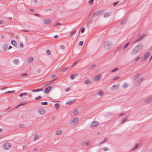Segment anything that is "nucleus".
I'll return each mask as SVG.
<instances>
[{
	"mask_svg": "<svg viewBox=\"0 0 152 152\" xmlns=\"http://www.w3.org/2000/svg\"><path fill=\"white\" fill-rule=\"evenodd\" d=\"M99 125V124L97 121H94L92 123L91 126L92 127H96L98 126Z\"/></svg>",
	"mask_w": 152,
	"mask_h": 152,
	"instance_id": "nucleus-5",
	"label": "nucleus"
},
{
	"mask_svg": "<svg viewBox=\"0 0 152 152\" xmlns=\"http://www.w3.org/2000/svg\"><path fill=\"white\" fill-rule=\"evenodd\" d=\"M67 69V68L66 67L62 69L61 70V71L63 72H65L66 70Z\"/></svg>",
	"mask_w": 152,
	"mask_h": 152,
	"instance_id": "nucleus-51",
	"label": "nucleus"
},
{
	"mask_svg": "<svg viewBox=\"0 0 152 152\" xmlns=\"http://www.w3.org/2000/svg\"><path fill=\"white\" fill-rule=\"evenodd\" d=\"M52 82H53L52 81H49V82H47V84L48 85L51 83Z\"/></svg>",
	"mask_w": 152,
	"mask_h": 152,
	"instance_id": "nucleus-63",
	"label": "nucleus"
},
{
	"mask_svg": "<svg viewBox=\"0 0 152 152\" xmlns=\"http://www.w3.org/2000/svg\"><path fill=\"white\" fill-rule=\"evenodd\" d=\"M124 113H122L119 115V117H121L123 115H124Z\"/></svg>",
	"mask_w": 152,
	"mask_h": 152,
	"instance_id": "nucleus-62",
	"label": "nucleus"
},
{
	"mask_svg": "<svg viewBox=\"0 0 152 152\" xmlns=\"http://www.w3.org/2000/svg\"><path fill=\"white\" fill-rule=\"evenodd\" d=\"M7 48V46L6 45V44L4 45L2 47V48L3 49V50L4 51H5L6 50Z\"/></svg>",
	"mask_w": 152,
	"mask_h": 152,
	"instance_id": "nucleus-26",
	"label": "nucleus"
},
{
	"mask_svg": "<svg viewBox=\"0 0 152 152\" xmlns=\"http://www.w3.org/2000/svg\"><path fill=\"white\" fill-rule=\"evenodd\" d=\"M48 104V102H42L41 103V104L42 105H47Z\"/></svg>",
	"mask_w": 152,
	"mask_h": 152,
	"instance_id": "nucleus-42",
	"label": "nucleus"
},
{
	"mask_svg": "<svg viewBox=\"0 0 152 152\" xmlns=\"http://www.w3.org/2000/svg\"><path fill=\"white\" fill-rule=\"evenodd\" d=\"M77 75L76 74H74L71 75L70 78L72 79H73L75 77H76L77 76Z\"/></svg>",
	"mask_w": 152,
	"mask_h": 152,
	"instance_id": "nucleus-22",
	"label": "nucleus"
},
{
	"mask_svg": "<svg viewBox=\"0 0 152 152\" xmlns=\"http://www.w3.org/2000/svg\"><path fill=\"white\" fill-rule=\"evenodd\" d=\"M78 110L77 109H76L74 111L73 114L74 115H76L78 113Z\"/></svg>",
	"mask_w": 152,
	"mask_h": 152,
	"instance_id": "nucleus-35",
	"label": "nucleus"
},
{
	"mask_svg": "<svg viewBox=\"0 0 152 152\" xmlns=\"http://www.w3.org/2000/svg\"><path fill=\"white\" fill-rule=\"evenodd\" d=\"M83 44V42L82 41H80L79 44V45L80 46H82Z\"/></svg>",
	"mask_w": 152,
	"mask_h": 152,
	"instance_id": "nucleus-47",
	"label": "nucleus"
},
{
	"mask_svg": "<svg viewBox=\"0 0 152 152\" xmlns=\"http://www.w3.org/2000/svg\"><path fill=\"white\" fill-rule=\"evenodd\" d=\"M146 35L145 34H143L142 36L139 37L137 39L135 42H134V43H136L138 41H140Z\"/></svg>",
	"mask_w": 152,
	"mask_h": 152,
	"instance_id": "nucleus-8",
	"label": "nucleus"
},
{
	"mask_svg": "<svg viewBox=\"0 0 152 152\" xmlns=\"http://www.w3.org/2000/svg\"><path fill=\"white\" fill-rule=\"evenodd\" d=\"M20 46L21 47H23V44L22 42H20Z\"/></svg>",
	"mask_w": 152,
	"mask_h": 152,
	"instance_id": "nucleus-64",
	"label": "nucleus"
},
{
	"mask_svg": "<svg viewBox=\"0 0 152 152\" xmlns=\"http://www.w3.org/2000/svg\"><path fill=\"white\" fill-rule=\"evenodd\" d=\"M55 76V75L54 74H52V75H51L50 76V77L52 78H53V77H54Z\"/></svg>",
	"mask_w": 152,
	"mask_h": 152,
	"instance_id": "nucleus-58",
	"label": "nucleus"
},
{
	"mask_svg": "<svg viewBox=\"0 0 152 152\" xmlns=\"http://www.w3.org/2000/svg\"><path fill=\"white\" fill-rule=\"evenodd\" d=\"M27 93H22L20 94L19 96L20 97H22V96H26L27 95Z\"/></svg>",
	"mask_w": 152,
	"mask_h": 152,
	"instance_id": "nucleus-33",
	"label": "nucleus"
},
{
	"mask_svg": "<svg viewBox=\"0 0 152 152\" xmlns=\"http://www.w3.org/2000/svg\"><path fill=\"white\" fill-rule=\"evenodd\" d=\"M10 144L8 142L6 143L4 145V148L6 150L10 149Z\"/></svg>",
	"mask_w": 152,
	"mask_h": 152,
	"instance_id": "nucleus-4",
	"label": "nucleus"
},
{
	"mask_svg": "<svg viewBox=\"0 0 152 152\" xmlns=\"http://www.w3.org/2000/svg\"><path fill=\"white\" fill-rule=\"evenodd\" d=\"M140 58V57H138L137 58H135L134 59V61H137L139 58Z\"/></svg>",
	"mask_w": 152,
	"mask_h": 152,
	"instance_id": "nucleus-59",
	"label": "nucleus"
},
{
	"mask_svg": "<svg viewBox=\"0 0 152 152\" xmlns=\"http://www.w3.org/2000/svg\"><path fill=\"white\" fill-rule=\"evenodd\" d=\"M79 60L77 61L76 62H75L74 64L72 65V66H74L79 61Z\"/></svg>",
	"mask_w": 152,
	"mask_h": 152,
	"instance_id": "nucleus-55",
	"label": "nucleus"
},
{
	"mask_svg": "<svg viewBox=\"0 0 152 152\" xmlns=\"http://www.w3.org/2000/svg\"><path fill=\"white\" fill-rule=\"evenodd\" d=\"M104 18H108L110 15L109 13H106L104 14Z\"/></svg>",
	"mask_w": 152,
	"mask_h": 152,
	"instance_id": "nucleus-24",
	"label": "nucleus"
},
{
	"mask_svg": "<svg viewBox=\"0 0 152 152\" xmlns=\"http://www.w3.org/2000/svg\"><path fill=\"white\" fill-rule=\"evenodd\" d=\"M150 55V53L149 52H147L145 53L144 55V56L146 58H147Z\"/></svg>",
	"mask_w": 152,
	"mask_h": 152,
	"instance_id": "nucleus-23",
	"label": "nucleus"
},
{
	"mask_svg": "<svg viewBox=\"0 0 152 152\" xmlns=\"http://www.w3.org/2000/svg\"><path fill=\"white\" fill-rule=\"evenodd\" d=\"M95 64H93L92 66H89L88 68V70H90L95 66Z\"/></svg>",
	"mask_w": 152,
	"mask_h": 152,
	"instance_id": "nucleus-29",
	"label": "nucleus"
},
{
	"mask_svg": "<svg viewBox=\"0 0 152 152\" xmlns=\"http://www.w3.org/2000/svg\"><path fill=\"white\" fill-rule=\"evenodd\" d=\"M112 47V45L108 42H106L104 44V48L106 50H108Z\"/></svg>",
	"mask_w": 152,
	"mask_h": 152,
	"instance_id": "nucleus-2",
	"label": "nucleus"
},
{
	"mask_svg": "<svg viewBox=\"0 0 152 152\" xmlns=\"http://www.w3.org/2000/svg\"><path fill=\"white\" fill-rule=\"evenodd\" d=\"M100 12L99 11H98L97 12H96L95 13H94L92 17H94L95 16H97L99 15V14H100Z\"/></svg>",
	"mask_w": 152,
	"mask_h": 152,
	"instance_id": "nucleus-16",
	"label": "nucleus"
},
{
	"mask_svg": "<svg viewBox=\"0 0 152 152\" xmlns=\"http://www.w3.org/2000/svg\"><path fill=\"white\" fill-rule=\"evenodd\" d=\"M38 89H33L31 90V91L32 92H39L38 91Z\"/></svg>",
	"mask_w": 152,
	"mask_h": 152,
	"instance_id": "nucleus-49",
	"label": "nucleus"
},
{
	"mask_svg": "<svg viewBox=\"0 0 152 152\" xmlns=\"http://www.w3.org/2000/svg\"><path fill=\"white\" fill-rule=\"evenodd\" d=\"M118 68H115V69L113 70L112 71H111V72H114L115 71H116L117 70H118Z\"/></svg>",
	"mask_w": 152,
	"mask_h": 152,
	"instance_id": "nucleus-45",
	"label": "nucleus"
},
{
	"mask_svg": "<svg viewBox=\"0 0 152 152\" xmlns=\"http://www.w3.org/2000/svg\"><path fill=\"white\" fill-rule=\"evenodd\" d=\"M74 34V33L73 32V31H72L70 34L69 35V36H71L72 35Z\"/></svg>",
	"mask_w": 152,
	"mask_h": 152,
	"instance_id": "nucleus-61",
	"label": "nucleus"
},
{
	"mask_svg": "<svg viewBox=\"0 0 152 152\" xmlns=\"http://www.w3.org/2000/svg\"><path fill=\"white\" fill-rule=\"evenodd\" d=\"M142 46L141 45H138L135 47L131 51V55H134L136 53L139 52L140 49L142 48Z\"/></svg>",
	"mask_w": 152,
	"mask_h": 152,
	"instance_id": "nucleus-1",
	"label": "nucleus"
},
{
	"mask_svg": "<svg viewBox=\"0 0 152 152\" xmlns=\"http://www.w3.org/2000/svg\"><path fill=\"white\" fill-rule=\"evenodd\" d=\"M152 101V95L144 101V103H148Z\"/></svg>",
	"mask_w": 152,
	"mask_h": 152,
	"instance_id": "nucleus-6",
	"label": "nucleus"
},
{
	"mask_svg": "<svg viewBox=\"0 0 152 152\" xmlns=\"http://www.w3.org/2000/svg\"><path fill=\"white\" fill-rule=\"evenodd\" d=\"M43 22L45 24H49L50 23L51 21L50 20L45 19L43 20Z\"/></svg>",
	"mask_w": 152,
	"mask_h": 152,
	"instance_id": "nucleus-12",
	"label": "nucleus"
},
{
	"mask_svg": "<svg viewBox=\"0 0 152 152\" xmlns=\"http://www.w3.org/2000/svg\"><path fill=\"white\" fill-rule=\"evenodd\" d=\"M119 3V1H117L116 2H115L113 3V6H115L118 3Z\"/></svg>",
	"mask_w": 152,
	"mask_h": 152,
	"instance_id": "nucleus-52",
	"label": "nucleus"
},
{
	"mask_svg": "<svg viewBox=\"0 0 152 152\" xmlns=\"http://www.w3.org/2000/svg\"><path fill=\"white\" fill-rule=\"evenodd\" d=\"M54 106L56 109H58L59 107L60 104L58 103H56Z\"/></svg>",
	"mask_w": 152,
	"mask_h": 152,
	"instance_id": "nucleus-32",
	"label": "nucleus"
},
{
	"mask_svg": "<svg viewBox=\"0 0 152 152\" xmlns=\"http://www.w3.org/2000/svg\"><path fill=\"white\" fill-rule=\"evenodd\" d=\"M79 121V118H75L70 122V124L72 125H75Z\"/></svg>",
	"mask_w": 152,
	"mask_h": 152,
	"instance_id": "nucleus-3",
	"label": "nucleus"
},
{
	"mask_svg": "<svg viewBox=\"0 0 152 152\" xmlns=\"http://www.w3.org/2000/svg\"><path fill=\"white\" fill-rule=\"evenodd\" d=\"M46 53L49 55H50V51L49 50H46Z\"/></svg>",
	"mask_w": 152,
	"mask_h": 152,
	"instance_id": "nucleus-46",
	"label": "nucleus"
},
{
	"mask_svg": "<svg viewBox=\"0 0 152 152\" xmlns=\"http://www.w3.org/2000/svg\"><path fill=\"white\" fill-rule=\"evenodd\" d=\"M89 142L88 141H85L82 142L81 145L83 146H87L89 144Z\"/></svg>",
	"mask_w": 152,
	"mask_h": 152,
	"instance_id": "nucleus-11",
	"label": "nucleus"
},
{
	"mask_svg": "<svg viewBox=\"0 0 152 152\" xmlns=\"http://www.w3.org/2000/svg\"><path fill=\"white\" fill-rule=\"evenodd\" d=\"M62 133V132L61 130H58L56 132V134L57 135H59L61 134Z\"/></svg>",
	"mask_w": 152,
	"mask_h": 152,
	"instance_id": "nucleus-18",
	"label": "nucleus"
},
{
	"mask_svg": "<svg viewBox=\"0 0 152 152\" xmlns=\"http://www.w3.org/2000/svg\"><path fill=\"white\" fill-rule=\"evenodd\" d=\"M128 118H129L128 117H126L124 118L122 121L121 124H124V122L127 121L128 120Z\"/></svg>",
	"mask_w": 152,
	"mask_h": 152,
	"instance_id": "nucleus-15",
	"label": "nucleus"
},
{
	"mask_svg": "<svg viewBox=\"0 0 152 152\" xmlns=\"http://www.w3.org/2000/svg\"><path fill=\"white\" fill-rule=\"evenodd\" d=\"M92 82L89 79H87L85 81V83L86 85H90V83Z\"/></svg>",
	"mask_w": 152,
	"mask_h": 152,
	"instance_id": "nucleus-21",
	"label": "nucleus"
},
{
	"mask_svg": "<svg viewBox=\"0 0 152 152\" xmlns=\"http://www.w3.org/2000/svg\"><path fill=\"white\" fill-rule=\"evenodd\" d=\"M42 98V97L40 96H39L38 97H36L35 98V99L36 100H38L39 99H40Z\"/></svg>",
	"mask_w": 152,
	"mask_h": 152,
	"instance_id": "nucleus-40",
	"label": "nucleus"
},
{
	"mask_svg": "<svg viewBox=\"0 0 152 152\" xmlns=\"http://www.w3.org/2000/svg\"><path fill=\"white\" fill-rule=\"evenodd\" d=\"M122 47V46H120V47H118V48L117 49V50H116V51L117 52V51H118L119 50V49H120L121 48V47Z\"/></svg>",
	"mask_w": 152,
	"mask_h": 152,
	"instance_id": "nucleus-60",
	"label": "nucleus"
},
{
	"mask_svg": "<svg viewBox=\"0 0 152 152\" xmlns=\"http://www.w3.org/2000/svg\"><path fill=\"white\" fill-rule=\"evenodd\" d=\"M18 126L20 128H23L24 127V125L23 124H20Z\"/></svg>",
	"mask_w": 152,
	"mask_h": 152,
	"instance_id": "nucleus-50",
	"label": "nucleus"
},
{
	"mask_svg": "<svg viewBox=\"0 0 152 152\" xmlns=\"http://www.w3.org/2000/svg\"><path fill=\"white\" fill-rule=\"evenodd\" d=\"M18 59H16V58L12 60V61H13V63L15 64H18L17 63H18Z\"/></svg>",
	"mask_w": 152,
	"mask_h": 152,
	"instance_id": "nucleus-25",
	"label": "nucleus"
},
{
	"mask_svg": "<svg viewBox=\"0 0 152 152\" xmlns=\"http://www.w3.org/2000/svg\"><path fill=\"white\" fill-rule=\"evenodd\" d=\"M108 150L106 148H103L101 149V150L102 151H106Z\"/></svg>",
	"mask_w": 152,
	"mask_h": 152,
	"instance_id": "nucleus-38",
	"label": "nucleus"
},
{
	"mask_svg": "<svg viewBox=\"0 0 152 152\" xmlns=\"http://www.w3.org/2000/svg\"><path fill=\"white\" fill-rule=\"evenodd\" d=\"M129 42L127 43L124 46V47L123 48V49H125V48H126L128 47V46L129 45Z\"/></svg>",
	"mask_w": 152,
	"mask_h": 152,
	"instance_id": "nucleus-39",
	"label": "nucleus"
},
{
	"mask_svg": "<svg viewBox=\"0 0 152 152\" xmlns=\"http://www.w3.org/2000/svg\"><path fill=\"white\" fill-rule=\"evenodd\" d=\"M38 111L39 113L41 115H43L45 113V110L43 108L39 109L38 110Z\"/></svg>",
	"mask_w": 152,
	"mask_h": 152,
	"instance_id": "nucleus-10",
	"label": "nucleus"
},
{
	"mask_svg": "<svg viewBox=\"0 0 152 152\" xmlns=\"http://www.w3.org/2000/svg\"><path fill=\"white\" fill-rule=\"evenodd\" d=\"M128 86V85L127 83H124L122 85V87L123 88H126Z\"/></svg>",
	"mask_w": 152,
	"mask_h": 152,
	"instance_id": "nucleus-19",
	"label": "nucleus"
},
{
	"mask_svg": "<svg viewBox=\"0 0 152 152\" xmlns=\"http://www.w3.org/2000/svg\"><path fill=\"white\" fill-rule=\"evenodd\" d=\"M147 59V58H145V57L144 56V57H142V58L141 61L142 62H144V61H145Z\"/></svg>",
	"mask_w": 152,
	"mask_h": 152,
	"instance_id": "nucleus-37",
	"label": "nucleus"
},
{
	"mask_svg": "<svg viewBox=\"0 0 152 152\" xmlns=\"http://www.w3.org/2000/svg\"><path fill=\"white\" fill-rule=\"evenodd\" d=\"M75 101V100H72L71 101H70V102H67L66 103V105H67L68 104H69L70 103H73V102H74Z\"/></svg>",
	"mask_w": 152,
	"mask_h": 152,
	"instance_id": "nucleus-41",
	"label": "nucleus"
},
{
	"mask_svg": "<svg viewBox=\"0 0 152 152\" xmlns=\"http://www.w3.org/2000/svg\"><path fill=\"white\" fill-rule=\"evenodd\" d=\"M104 93V92L102 90H100L97 93L98 95L102 96Z\"/></svg>",
	"mask_w": 152,
	"mask_h": 152,
	"instance_id": "nucleus-27",
	"label": "nucleus"
},
{
	"mask_svg": "<svg viewBox=\"0 0 152 152\" xmlns=\"http://www.w3.org/2000/svg\"><path fill=\"white\" fill-rule=\"evenodd\" d=\"M119 77H120L119 76L116 77L114 78L113 79V80H117V79H118Z\"/></svg>",
	"mask_w": 152,
	"mask_h": 152,
	"instance_id": "nucleus-56",
	"label": "nucleus"
},
{
	"mask_svg": "<svg viewBox=\"0 0 152 152\" xmlns=\"http://www.w3.org/2000/svg\"><path fill=\"white\" fill-rule=\"evenodd\" d=\"M140 75V73H138L136 75H135L133 78V79L134 80H135L136 79H137Z\"/></svg>",
	"mask_w": 152,
	"mask_h": 152,
	"instance_id": "nucleus-20",
	"label": "nucleus"
},
{
	"mask_svg": "<svg viewBox=\"0 0 152 152\" xmlns=\"http://www.w3.org/2000/svg\"><path fill=\"white\" fill-rule=\"evenodd\" d=\"M52 87L49 86L46 88L45 90V93L46 94L48 93L49 91L51 89Z\"/></svg>",
	"mask_w": 152,
	"mask_h": 152,
	"instance_id": "nucleus-9",
	"label": "nucleus"
},
{
	"mask_svg": "<svg viewBox=\"0 0 152 152\" xmlns=\"http://www.w3.org/2000/svg\"><path fill=\"white\" fill-rule=\"evenodd\" d=\"M94 1V0H91L88 1V4L91 5L93 3V2Z\"/></svg>",
	"mask_w": 152,
	"mask_h": 152,
	"instance_id": "nucleus-36",
	"label": "nucleus"
},
{
	"mask_svg": "<svg viewBox=\"0 0 152 152\" xmlns=\"http://www.w3.org/2000/svg\"><path fill=\"white\" fill-rule=\"evenodd\" d=\"M11 43L12 45L14 47H16L17 45V43L15 40H12Z\"/></svg>",
	"mask_w": 152,
	"mask_h": 152,
	"instance_id": "nucleus-14",
	"label": "nucleus"
},
{
	"mask_svg": "<svg viewBox=\"0 0 152 152\" xmlns=\"http://www.w3.org/2000/svg\"><path fill=\"white\" fill-rule=\"evenodd\" d=\"M60 48L62 50H64L65 48V47L63 45H61L60 46Z\"/></svg>",
	"mask_w": 152,
	"mask_h": 152,
	"instance_id": "nucleus-44",
	"label": "nucleus"
},
{
	"mask_svg": "<svg viewBox=\"0 0 152 152\" xmlns=\"http://www.w3.org/2000/svg\"><path fill=\"white\" fill-rule=\"evenodd\" d=\"M85 29V28H82L81 30V32L82 33H83L84 32Z\"/></svg>",
	"mask_w": 152,
	"mask_h": 152,
	"instance_id": "nucleus-57",
	"label": "nucleus"
},
{
	"mask_svg": "<svg viewBox=\"0 0 152 152\" xmlns=\"http://www.w3.org/2000/svg\"><path fill=\"white\" fill-rule=\"evenodd\" d=\"M125 22H126V21H125V20L122 21L120 23V24L121 25H122V24H124L125 23Z\"/></svg>",
	"mask_w": 152,
	"mask_h": 152,
	"instance_id": "nucleus-54",
	"label": "nucleus"
},
{
	"mask_svg": "<svg viewBox=\"0 0 152 152\" xmlns=\"http://www.w3.org/2000/svg\"><path fill=\"white\" fill-rule=\"evenodd\" d=\"M15 92V91L13 90L12 91H8L5 93V94L9 93H10Z\"/></svg>",
	"mask_w": 152,
	"mask_h": 152,
	"instance_id": "nucleus-48",
	"label": "nucleus"
},
{
	"mask_svg": "<svg viewBox=\"0 0 152 152\" xmlns=\"http://www.w3.org/2000/svg\"><path fill=\"white\" fill-rule=\"evenodd\" d=\"M48 84L47 82H45L42 85V87H44L45 86H47Z\"/></svg>",
	"mask_w": 152,
	"mask_h": 152,
	"instance_id": "nucleus-43",
	"label": "nucleus"
},
{
	"mask_svg": "<svg viewBox=\"0 0 152 152\" xmlns=\"http://www.w3.org/2000/svg\"><path fill=\"white\" fill-rule=\"evenodd\" d=\"M39 137V136L38 134H36L34 135V140H37Z\"/></svg>",
	"mask_w": 152,
	"mask_h": 152,
	"instance_id": "nucleus-28",
	"label": "nucleus"
},
{
	"mask_svg": "<svg viewBox=\"0 0 152 152\" xmlns=\"http://www.w3.org/2000/svg\"><path fill=\"white\" fill-rule=\"evenodd\" d=\"M118 85H114L112 86L110 88V90L112 91H114L117 88H118Z\"/></svg>",
	"mask_w": 152,
	"mask_h": 152,
	"instance_id": "nucleus-7",
	"label": "nucleus"
},
{
	"mask_svg": "<svg viewBox=\"0 0 152 152\" xmlns=\"http://www.w3.org/2000/svg\"><path fill=\"white\" fill-rule=\"evenodd\" d=\"M108 138L107 137H106L104 139V140L102 141V142H101L99 144H102V143H104V142H106V141H108Z\"/></svg>",
	"mask_w": 152,
	"mask_h": 152,
	"instance_id": "nucleus-30",
	"label": "nucleus"
},
{
	"mask_svg": "<svg viewBox=\"0 0 152 152\" xmlns=\"http://www.w3.org/2000/svg\"><path fill=\"white\" fill-rule=\"evenodd\" d=\"M138 146V143H136L134 146V147L131 150V151L134 150L135 149L137 148Z\"/></svg>",
	"mask_w": 152,
	"mask_h": 152,
	"instance_id": "nucleus-31",
	"label": "nucleus"
},
{
	"mask_svg": "<svg viewBox=\"0 0 152 152\" xmlns=\"http://www.w3.org/2000/svg\"><path fill=\"white\" fill-rule=\"evenodd\" d=\"M26 104V103L25 104H20L19 105H18L17 106H16L15 108H18V107L20 106V105H24V104Z\"/></svg>",
	"mask_w": 152,
	"mask_h": 152,
	"instance_id": "nucleus-53",
	"label": "nucleus"
},
{
	"mask_svg": "<svg viewBox=\"0 0 152 152\" xmlns=\"http://www.w3.org/2000/svg\"><path fill=\"white\" fill-rule=\"evenodd\" d=\"M102 77L101 74L98 75L95 77V79L96 80H99L101 79Z\"/></svg>",
	"mask_w": 152,
	"mask_h": 152,
	"instance_id": "nucleus-13",
	"label": "nucleus"
},
{
	"mask_svg": "<svg viewBox=\"0 0 152 152\" xmlns=\"http://www.w3.org/2000/svg\"><path fill=\"white\" fill-rule=\"evenodd\" d=\"M143 79V78H140L137 80V81L138 82V83H140L142 81Z\"/></svg>",
	"mask_w": 152,
	"mask_h": 152,
	"instance_id": "nucleus-34",
	"label": "nucleus"
},
{
	"mask_svg": "<svg viewBox=\"0 0 152 152\" xmlns=\"http://www.w3.org/2000/svg\"><path fill=\"white\" fill-rule=\"evenodd\" d=\"M33 58L32 57H30L27 60V62L28 63H31L33 61Z\"/></svg>",
	"mask_w": 152,
	"mask_h": 152,
	"instance_id": "nucleus-17",
	"label": "nucleus"
}]
</instances>
